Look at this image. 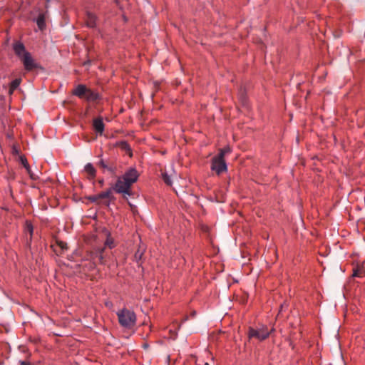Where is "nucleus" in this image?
<instances>
[{
	"instance_id": "nucleus-23",
	"label": "nucleus",
	"mask_w": 365,
	"mask_h": 365,
	"mask_svg": "<svg viewBox=\"0 0 365 365\" xmlns=\"http://www.w3.org/2000/svg\"><path fill=\"white\" fill-rule=\"evenodd\" d=\"M90 200L93 202H96L99 200V197H98V195H96L94 196H92L90 197Z\"/></svg>"
},
{
	"instance_id": "nucleus-10",
	"label": "nucleus",
	"mask_w": 365,
	"mask_h": 365,
	"mask_svg": "<svg viewBox=\"0 0 365 365\" xmlns=\"http://www.w3.org/2000/svg\"><path fill=\"white\" fill-rule=\"evenodd\" d=\"M86 22L87 26L94 28L96 26V16L92 13H87Z\"/></svg>"
},
{
	"instance_id": "nucleus-28",
	"label": "nucleus",
	"mask_w": 365,
	"mask_h": 365,
	"mask_svg": "<svg viewBox=\"0 0 365 365\" xmlns=\"http://www.w3.org/2000/svg\"><path fill=\"white\" fill-rule=\"evenodd\" d=\"M195 314H196V312H193L192 313V317H194Z\"/></svg>"
},
{
	"instance_id": "nucleus-17",
	"label": "nucleus",
	"mask_w": 365,
	"mask_h": 365,
	"mask_svg": "<svg viewBox=\"0 0 365 365\" xmlns=\"http://www.w3.org/2000/svg\"><path fill=\"white\" fill-rule=\"evenodd\" d=\"M25 230L26 232H28L30 234L31 237L32 236L34 232V227L32 224L29 221L26 222Z\"/></svg>"
},
{
	"instance_id": "nucleus-6",
	"label": "nucleus",
	"mask_w": 365,
	"mask_h": 365,
	"mask_svg": "<svg viewBox=\"0 0 365 365\" xmlns=\"http://www.w3.org/2000/svg\"><path fill=\"white\" fill-rule=\"evenodd\" d=\"M93 126L98 134L101 135L103 134L105 125L101 118H95L93 121Z\"/></svg>"
},
{
	"instance_id": "nucleus-15",
	"label": "nucleus",
	"mask_w": 365,
	"mask_h": 365,
	"mask_svg": "<svg viewBox=\"0 0 365 365\" xmlns=\"http://www.w3.org/2000/svg\"><path fill=\"white\" fill-rule=\"evenodd\" d=\"M21 80L20 79H14L11 81L10 85V93H11L15 89H16L20 85Z\"/></svg>"
},
{
	"instance_id": "nucleus-2",
	"label": "nucleus",
	"mask_w": 365,
	"mask_h": 365,
	"mask_svg": "<svg viewBox=\"0 0 365 365\" xmlns=\"http://www.w3.org/2000/svg\"><path fill=\"white\" fill-rule=\"evenodd\" d=\"M13 50L15 54L21 59L25 70L31 71L38 67V64L35 62L31 53L26 50L24 45L21 42H14Z\"/></svg>"
},
{
	"instance_id": "nucleus-24",
	"label": "nucleus",
	"mask_w": 365,
	"mask_h": 365,
	"mask_svg": "<svg viewBox=\"0 0 365 365\" xmlns=\"http://www.w3.org/2000/svg\"><path fill=\"white\" fill-rule=\"evenodd\" d=\"M20 364L21 365H31V363L28 361H21Z\"/></svg>"
},
{
	"instance_id": "nucleus-11",
	"label": "nucleus",
	"mask_w": 365,
	"mask_h": 365,
	"mask_svg": "<svg viewBox=\"0 0 365 365\" xmlns=\"http://www.w3.org/2000/svg\"><path fill=\"white\" fill-rule=\"evenodd\" d=\"M98 98V93L88 88L85 97L83 99H85L88 101H94Z\"/></svg>"
},
{
	"instance_id": "nucleus-18",
	"label": "nucleus",
	"mask_w": 365,
	"mask_h": 365,
	"mask_svg": "<svg viewBox=\"0 0 365 365\" xmlns=\"http://www.w3.org/2000/svg\"><path fill=\"white\" fill-rule=\"evenodd\" d=\"M162 178H163L165 183H166L168 185H172V181H171L170 177L166 173H162Z\"/></svg>"
},
{
	"instance_id": "nucleus-3",
	"label": "nucleus",
	"mask_w": 365,
	"mask_h": 365,
	"mask_svg": "<svg viewBox=\"0 0 365 365\" xmlns=\"http://www.w3.org/2000/svg\"><path fill=\"white\" fill-rule=\"evenodd\" d=\"M116 314L120 325L123 328L131 329L135 326L137 317L133 310L124 307L120 309Z\"/></svg>"
},
{
	"instance_id": "nucleus-26",
	"label": "nucleus",
	"mask_w": 365,
	"mask_h": 365,
	"mask_svg": "<svg viewBox=\"0 0 365 365\" xmlns=\"http://www.w3.org/2000/svg\"><path fill=\"white\" fill-rule=\"evenodd\" d=\"M101 252H103V250H102ZM99 260H100V262H102V260H103L102 252H101V254H100V256H99Z\"/></svg>"
},
{
	"instance_id": "nucleus-4",
	"label": "nucleus",
	"mask_w": 365,
	"mask_h": 365,
	"mask_svg": "<svg viewBox=\"0 0 365 365\" xmlns=\"http://www.w3.org/2000/svg\"><path fill=\"white\" fill-rule=\"evenodd\" d=\"M270 331L265 325H261L257 328L249 327L247 336L250 339H255L259 341L269 337Z\"/></svg>"
},
{
	"instance_id": "nucleus-12",
	"label": "nucleus",
	"mask_w": 365,
	"mask_h": 365,
	"mask_svg": "<svg viewBox=\"0 0 365 365\" xmlns=\"http://www.w3.org/2000/svg\"><path fill=\"white\" fill-rule=\"evenodd\" d=\"M36 24L40 30H43L46 27L45 16L43 14H41L36 19Z\"/></svg>"
},
{
	"instance_id": "nucleus-22",
	"label": "nucleus",
	"mask_w": 365,
	"mask_h": 365,
	"mask_svg": "<svg viewBox=\"0 0 365 365\" xmlns=\"http://www.w3.org/2000/svg\"><path fill=\"white\" fill-rule=\"evenodd\" d=\"M143 252L140 251L139 250L136 251L135 253L134 257L136 260H139L141 259V257L143 255Z\"/></svg>"
},
{
	"instance_id": "nucleus-19",
	"label": "nucleus",
	"mask_w": 365,
	"mask_h": 365,
	"mask_svg": "<svg viewBox=\"0 0 365 365\" xmlns=\"http://www.w3.org/2000/svg\"><path fill=\"white\" fill-rule=\"evenodd\" d=\"M99 165L103 168L107 169L108 170L110 171L111 173H114V171H115L114 168H113L111 167H108V165L106 164V163L103 160H101L99 162Z\"/></svg>"
},
{
	"instance_id": "nucleus-1",
	"label": "nucleus",
	"mask_w": 365,
	"mask_h": 365,
	"mask_svg": "<svg viewBox=\"0 0 365 365\" xmlns=\"http://www.w3.org/2000/svg\"><path fill=\"white\" fill-rule=\"evenodd\" d=\"M139 173L134 168H129L123 175L118 177L113 190L115 192L122 194L125 197L132 195L131 187L137 182Z\"/></svg>"
},
{
	"instance_id": "nucleus-14",
	"label": "nucleus",
	"mask_w": 365,
	"mask_h": 365,
	"mask_svg": "<svg viewBox=\"0 0 365 365\" xmlns=\"http://www.w3.org/2000/svg\"><path fill=\"white\" fill-rule=\"evenodd\" d=\"M105 246L112 249L115 247V243L113 239L110 237V235L108 233L107 239L105 242Z\"/></svg>"
},
{
	"instance_id": "nucleus-8",
	"label": "nucleus",
	"mask_w": 365,
	"mask_h": 365,
	"mask_svg": "<svg viewBox=\"0 0 365 365\" xmlns=\"http://www.w3.org/2000/svg\"><path fill=\"white\" fill-rule=\"evenodd\" d=\"M365 276V267L363 264H358L353 269V277L362 278Z\"/></svg>"
},
{
	"instance_id": "nucleus-29",
	"label": "nucleus",
	"mask_w": 365,
	"mask_h": 365,
	"mask_svg": "<svg viewBox=\"0 0 365 365\" xmlns=\"http://www.w3.org/2000/svg\"><path fill=\"white\" fill-rule=\"evenodd\" d=\"M205 365H209L208 363H205Z\"/></svg>"
},
{
	"instance_id": "nucleus-20",
	"label": "nucleus",
	"mask_w": 365,
	"mask_h": 365,
	"mask_svg": "<svg viewBox=\"0 0 365 365\" xmlns=\"http://www.w3.org/2000/svg\"><path fill=\"white\" fill-rule=\"evenodd\" d=\"M57 245L63 251L68 249L67 244L63 241H56Z\"/></svg>"
},
{
	"instance_id": "nucleus-27",
	"label": "nucleus",
	"mask_w": 365,
	"mask_h": 365,
	"mask_svg": "<svg viewBox=\"0 0 365 365\" xmlns=\"http://www.w3.org/2000/svg\"><path fill=\"white\" fill-rule=\"evenodd\" d=\"M105 304H106V307H110V306H111V304H110L109 302H105Z\"/></svg>"
},
{
	"instance_id": "nucleus-7",
	"label": "nucleus",
	"mask_w": 365,
	"mask_h": 365,
	"mask_svg": "<svg viewBox=\"0 0 365 365\" xmlns=\"http://www.w3.org/2000/svg\"><path fill=\"white\" fill-rule=\"evenodd\" d=\"M88 88L85 85L80 84L73 90V94L80 98H83Z\"/></svg>"
},
{
	"instance_id": "nucleus-25",
	"label": "nucleus",
	"mask_w": 365,
	"mask_h": 365,
	"mask_svg": "<svg viewBox=\"0 0 365 365\" xmlns=\"http://www.w3.org/2000/svg\"><path fill=\"white\" fill-rule=\"evenodd\" d=\"M88 264H89V269H93L96 266L93 262H88Z\"/></svg>"
},
{
	"instance_id": "nucleus-16",
	"label": "nucleus",
	"mask_w": 365,
	"mask_h": 365,
	"mask_svg": "<svg viewBox=\"0 0 365 365\" xmlns=\"http://www.w3.org/2000/svg\"><path fill=\"white\" fill-rule=\"evenodd\" d=\"M111 195V189H108L106 191L102 192L99 194H98L99 200L100 199H104V198H109Z\"/></svg>"
},
{
	"instance_id": "nucleus-9",
	"label": "nucleus",
	"mask_w": 365,
	"mask_h": 365,
	"mask_svg": "<svg viewBox=\"0 0 365 365\" xmlns=\"http://www.w3.org/2000/svg\"><path fill=\"white\" fill-rule=\"evenodd\" d=\"M84 170L86 173L88 175L89 179L93 180L95 178L96 175V170L91 163H87L85 165Z\"/></svg>"
},
{
	"instance_id": "nucleus-5",
	"label": "nucleus",
	"mask_w": 365,
	"mask_h": 365,
	"mask_svg": "<svg viewBox=\"0 0 365 365\" xmlns=\"http://www.w3.org/2000/svg\"><path fill=\"white\" fill-rule=\"evenodd\" d=\"M211 170L218 175L227 171V167L225 158L218 155L213 157L211 161Z\"/></svg>"
},
{
	"instance_id": "nucleus-13",
	"label": "nucleus",
	"mask_w": 365,
	"mask_h": 365,
	"mask_svg": "<svg viewBox=\"0 0 365 365\" xmlns=\"http://www.w3.org/2000/svg\"><path fill=\"white\" fill-rule=\"evenodd\" d=\"M232 151L229 145L225 146V148L220 149L219 153L217 155L220 156V158H225V155L230 153Z\"/></svg>"
},
{
	"instance_id": "nucleus-21",
	"label": "nucleus",
	"mask_w": 365,
	"mask_h": 365,
	"mask_svg": "<svg viewBox=\"0 0 365 365\" xmlns=\"http://www.w3.org/2000/svg\"><path fill=\"white\" fill-rule=\"evenodd\" d=\"M21 163L24 165V167L26 169V170L30 173V166L27 162V160L26 158H21Z\"/></svg>"
}]
</instances>
